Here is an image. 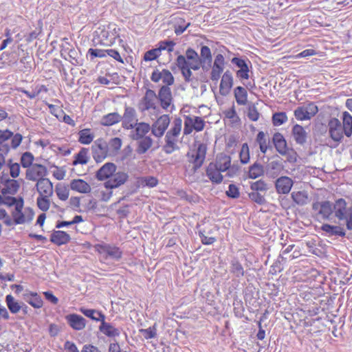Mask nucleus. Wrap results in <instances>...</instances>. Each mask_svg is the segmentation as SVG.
Returning <instances> with one entry per match:
<instances>
[{"instance_id": "24", "label": "nucleus", "mask_w": 352, "mask_h": 352, "mask_svg": "<svg viewBox=\"0 0 352 352\" xmlns=\"http://www.w3.org/2000/svg\"><path fill=\"white\" fill-rule=\"evenodd\" d=\"M100 325L99 330L108 337H116L120 334L119 329L114 327L111 324L105 321V316H100Z\"/></svg>"}, {"instance_id": "32", "label": "nucleus", "mask_w": 352, "mask_h": 352, "mask_svg": "<svg viewBox=\"0 0 352 352\" xmlns=\"http://www.w3.org/2000/svg\"><path fill=\"white\" fill-rule=\"evenodd\" d=\"M157 100V95L155 94V92L152 89H147L144 96L142 98V101L144 103V109H155V103Z\"/></svg>"}, {"instance_id": "23", "label": "nucleus", "mask_w": 352, "mask_h": 352, "mask_svg": "<svg viewBox=\"0 0 352 352\" xmlns=\"http://www.w3.org/2000/svg\"><path fill=\"white\" fill-rule=\"evenodd\" d=\"M292 135L297 144L304 146L307 140L308 133L300 124H295L292 130Z\"/></svg>"}, {"instance_id": "51", "label": "nucleus", "mask_w": 352, "mask_h": 352, "mask_svg": "<svg viewBox=\"0 0 352 352\" xmlns=\"http://www.w3.org/2000/svg\"><path fill=\"white\" fill-rule=\"evenodd\" d=\"M287 119L285 112H276L272 116V123L274 126H280L285 123Z\"/></svg>"}, {"instance_id": "20", "label": "nucleus", "mask_w": 352, "mask_h": 352, "mask_svg": "<svg viewBox=\"0 0 352 352\" xmlns=\"http://www.w3.org/2000/svg\"><path fill=\"white\" fill-rule=\"evenodd\" d=\"M65 319L69 325L74 330H82L86 326V320L76 314H68L65 316Z\"/></svg>"}, {"instance_id": "40", "label": "nucleus", "mask_w": 352, "mask_h": 352, "mask_svg": "<svg viewBox=\"0 0 352 352\" xmlns=\"http://www.w3.org/2000/svg\"><path fill=\"white\" fill-rule=\"evenodd\" d=\"M234 97L239 105H245L248 102V93L243 87L238 86L234 89Z\"/></svg>"}, {"instance_id": "1", "label": "nucleus", "mask_w": 352, "mask_h": 352, "mask_svg": "<svg viewBox=\"0 0 352 352\" xmlns=\"http://www.w3.org/2000/svg\"><path fill=\"white\" fill-rule=\"evenodd\" d=\"M182 120L180 118L174 119L171 128L166 132L164 138L163 151L166 154H171L179 149L177 144L178 138L182 130Z\"/></svg>"}, {"instance_id": "61", "label": "nucleus", "mask_w": 352, "mask_h": 352, "mask_svg": "<svg viewBox=\"0 0 352 352\" xmlns=\"http://www.w3.org/2000/svg\"><path fill=\"white\" fill-rule=\"evenodd\" d=\"M175 45V43L173 41H162L159 43L158 49H160V52L162 50H166L169 53L173 52L174 46Z\"/></svg>"}, {"instance_id": "47", "label": "nucleus", "mask_w": 352, "mask_h": 352, "mask_svg": "<svg viewBox=\"0 0 352 352\" xmlns=\"http://www.w3.org/2000/svg\"><path fill=\"white\" fill-rule=\"evenodd\" d=\"M80 311L82 314H83L85 316L95 321L100 322V316H104V314H103L101 311H98L96 309H86L84 307H81L80 309Z\"/></svg>"}, {"instance_id": "53", "label": "nucleus", "mask_w": 352, "mask_h": 352, "mask_svg": "<svg viewBox=\"0 0 352 352\" xmlns=\"http://www.w3.org/2000/svg\"><path fill=\"white\" fill-rule=\"evenodd\" d=\"M47 195H40L36 200L37 206L43 212L48 210L50 208V200Z\"/></svg>"}, {"instance_id": "21", "label": "nucleus", "mask_w": 352, "mask_h": 352, "mask_svg": "<svg viewBox=\"0 0 352 352\" xmlns=\"http://www.w3.org/2000/svg\"><path fill=\"white\" fill-rule=\"evenodd\" d=\"M176 64L181 70L184 80L187 82H191L193 79L191 69L187 66V60L184 56L179 55L176 59Z\"/></svg>"}, {"instance_id": "58", "label": "nucleus", "mask_w": 352, "mask_h": 352, "mask_svg": "<svg viewBox=\"0 0 352 352\" xmlns=\"http://www.w3.org/2000/svg\"><path fill=\"white\" fill-rule=\"evenodd\" d=\"M339 221H344L346 229L348 230H352V205L349 206L348 212L342 217Z\"/></svg>"}, {"instance_id": "4", "label": "nucleus", "mask_w": 352, "mask_h": 352, "mask_svg": "<svg viewBox=\"0 0 352 352\" xmlns=\"http://www.w3.org/2000/svg\"><path fill=\"white\" fill-rule=\"evenodd\" d=\"M328 128L330 138L337 143L340 142L343 139V134L345 135L344 123L342 124L338 119L332 118L328 122Z\"/></svg>"}, {"instance_id": "13", "label": "nucleus", "mask_w": 352, "mask_h": 352, "mask_svg": "<svg viewBox=\"0 0 352 352\" xmlns=\"http://www.w3.org/2000/svg\"><path fill=\"white\" fill-rule=\"evenodd\" d=\"M47 174V168L39 164H34L29 167L25 173V177L30 181H38V178H43Z\"/></svg>"}, {"instance_id": "11", "label": "nucleus", "mask_w": 352, "mask_h": 352, "mask_svg": "<svg viewBox=\"0 0 352 352\" xmlns=\"http://www.w3.org/2000/svg\"><path fill=\"white\" fill-rule=\"evenodd\" d=\"M151 80L154 82H158L162 80L163 83L165 84L164 86H170L173 85L175 81V78L171 72L166 69H163L162 70L158 69H154L151 76Z\"/></svg>"}, {"instance_id": "42", "label": "nucleus", "mask_w": 352, "mask_h": 352, "mask_svg": "<svg viewBox=\"0 0 352 352\" xmlns=\"http://www.w3.org/2000/svg\"><path fill=\"white\" fill-rule=\"evenodd\" d=\"M230 272L236 278H241L244 276L245 271L243 267L240 263V262L237 259L232 260L230 263Z\"/></svg>"}, {"instance_id": "59", "label": "nucleus", "mask_w": 352, "mask_h": 352, "mask_svg": "<svg viewBox=\"0 0 352 352\" xmlns=\"http://www.w3.org/2000/svg\"><path fill=\"white\" fill-rule=\"evenodd\" d=\"M170 124V118L168 115L161 116L155 122V126L160 127L166 130Z\"/></svg>"}, {"instance_id": "44", "label": "nucleus", "mask_w": 352, "mask_h": 352, "mask_svg": "<svg viewBox=\"0 0 352 352\" xmlns=\"http://www.w3.org/2000/svg\"><path fill=\"white\" fill-rule=\"evenodd\" d=\"M89 150L86 148H82L80 151L75 155V159L72 164H86L89 161L88 157Z\"/></svg>"}, {"instance_id": "49", "label": "nucleus", "mask_w": 352, "mask_h": 352, "mask_svg": "<svg viewBox=\"0 0 352 352\" xmlns=\"http://www.w3.org/2000/svg\"><path fill=\"white\" fill-rule=\"evenodd\" d=\"M270 188L269 185L263 179L250 183V189L256 192H266Z\"/></svg>"}, {"instance_id": "52", "label": "nucleus", "mask_w": 352, "mask_h": 352, "mask_svg": "<svg viewBox=\"0 0 352 352\" xmlns=\"http://www.w3.org/2000/svg\"><path fill=\"white\" fill-rule=\"evenodd\" d=\"M294 116L298 120H307L311 118L307 110L305 109V107H298L294 111Z\"/></svg>"}, {"instance_id": "31", "label": "nucleus", "mask_w": 352, "mask_h": 352, "mask_svg": "<svg viewBox=\"0 0 352 352\" xmlns=\"http://www.w3.org/2000/svg\"><path fill=\"white\" fill-rule=\"evenodd\" d=\"M349 206L346 200L343 198L336 199L333 204L334 216L338 220L348 212Z\"/></svg>"}, {"instance_id": "43", "label": "nucleus", "mask_w": 352, "mask_h": 352, "mask_svg": "<svg viewBox=\"0 0 352 352\" xmlns=\"http://www.w3.org/2000/svg\"><path fill=\"white\" fill-rule=\"evenodd\" d=\"M78 142L83 144H90L94 138V134L91 132L90 129H84L78 132Z\"/></svg>"}, {"instance_id": "41", "label": "nucleus", "mask_w": 352, "mask_h": 352, "mask_svg": "<svg viewBox=\"0 0 352 352\" xmlns=\"http://www.w3.org/2000/svg\"><path fill=\"white\" fill-rule=\"evenodd\" d=\"M122 120V116L118 113H111L104 116L101 120V124L104 126H111Z\"/></svg>"}, {"instance_id": "45", "label": "nucleus", "mask_w": 352, "mask_h": 352, "mask_svg": "<svg viewBox=\"0 0 352 352\" xmlns=\"http://www.w3.org/2000/svg\"><path fill=\"white\" fill-rule=\"evenodd\" d=\"M342 120L345 129V135L348 138L352 135V116L347 111L342 113Z\"/></svg>"}, {"instance_id": "63", "label": "nucleus", "mask_w": 352, "mask_h": 352, "mask_svg": "<svg viewBox=\"0 0 352 352\" xmlns=\"http://www.w3.org/2000/svg\"><path fill=\"white\" fill-rule=\"evenodd\" d=\"M8 166L10 168V174L12 177L16 178L19 175L20 173V166L18 163H12V160H10Z\"/></svg>"}, {"instance_id": "46", "label": "nucleus", "mask_w": 352, "mask_h": 352, "mask_svg": "<svg viewBox=\"0 0 352 352\" xmlns=\"http://www.w3.org/2000/svg\"><path fill=\"white\" fill-rule=\"evenodd\" d=\"M291 195L293 201L298 205L303 206L307 203L308 195L305 191L293 192Z\"/></svg>"}, {"instance_id": "2", "label": "nucleus", "mask_w": 352, "mask_h": 352, "mask_svg": "<svg viewBox=\"0 0 352 352\" xmlns=\"http://www.w3.org/2000/svg\"><path fill=\"white\" fill-rule=\"evenodd\" d=\"M207 146L204 143L199 144L196 150L186 154L188 162L192 164V170L195 173L203 165L206 155Z\"/></svg>"}, {"instance_id": "64", "label": "nucleus", "mask_w": 352, "mask_h": 352, "mask_svg": "<svg viewBox=\"0 0 352 352\" xmlns=\"http://www.w3.org/2000/svg\"><path fill=\"white\" fill-rule=\"evenodd\" d=\"M140 332L143 335L145 339H151L156 336V329L153 326V327H149L148 329H140Z\"/></svg>"}, {"instance_id": "9", "label": "nucleus", "mask_w": 352, "mask_h": 352, "mask_svg": "<svg viewBox=\"0 0 352 352\" xmlns=\"http://www.w3.org/2000/svg\"><path fill=\"white\" fill-rule=\"evenodd\" d=\"M96 248L99 253L105 254L106 258L109 257L116 261H120L122 256V252L116 246L102 243L96 245Z\"/></svg>"}, {"instance_id": "15", "label": "nucleus", "mask_w": 352, "mask_h": 352, "mask_svg": "<svg viewBox=\"0 0 352 352\" xmlns=\"http://www.w3.org/2000/svg\"><path fill=\"white\" fill-rule=\"evenodd\" d=\"M129 175L126 173L119 171L113 173L112 176L104 182L106 188L113 189L124 184L128 179Z\"/></svg>"}, {"instance_id": "16", "label": "nucleus", "mask_w": 352, "mask_h": 352, "mask_svg": "<svg viewBox=\"0 0 352 352\" xmlns=\"http://www.w3.org/2000/svg\"><path fill=\"white\" fill-rule=\"evenodd\" d=\"M283 169L284 166L280 160H272L267 163L265 167V175L269 178L275 179L282 173Z\"/></svg>"}, {"instance_id": "6", "label": "nucleus", "mask_w": 352, "mask_h": 352, "mask_svg": "<svg viewBox=\"0 0 352 352\" xmlns=\"http://www.w3.org/2000/svg\"><path fill=\"white\" fill-rule=\"evenodd\" d=\"M312 210L322 219H329L333 212V204L329 201H316L312 204Z\"/></svg>"}, {"instance_id": "33", "label": "nucleus", "mask_w": 352, "mask_h": 352, "mask_svg": "<svg viewBox=\"0 0 352 352\" xmlns=\"http://www.w3.org/2000/svg\"><path fill=\"white\" fill-rule=\"evenodd\" d=\"M72 190L80 193H89L91 190L90 185L83 179H73L70 182Z\"/></svg>"}, {"instance_id": "7", "label": "nucleus", "mask_w": 352, "mask_h": 352, "mask_svg": "<svg viewBox=\"0 0 352 352\" xmlns=\"http://www.w3.org/2000/svg\"><path fill=\"white\" fill-rule=\"evenodd\" d=\"M93 157L96 162H101L108 154L107 143L102 139H98L91 146Z\"/></svg>"}, {"instance_id": "62", "label": "nucleus", "mask_w": 352, "mask_h": 352, "mask_svg": "<svg viewBox=\"0 0 352 352\" xmlns=\"http://www.w3.org/2000/svg\"><path fill=\"white\" fill-rule=\"evenodd\" d=\"M226 194L230 198L236 199L239 197L240 195L239 189L235 184H230Z\"/></svg>"}, {"instance_id": "26", "label": "nucleus", "mask_w": 352, "mask_h": 352, "mask_svg": "<svg viewBox=\"0 0 352 352\" xmlns=\"http://www.w3.org/2000/svg\"><path fill=\"white\" fill-rule=\"evenodd\" d=\"M116 170V166L111 162L104 164L96 174V177L99 181L104 180L112 176Z\"/></svg>"}, {"instance_id": "22", "label": "nucleus", "mask_w": 352, "mask_h": 352, "mask_svg": "<svg viewBox=\"0 0 352 352\" xmlns=\"http://www.w3.org/2000/svg\"><path fill=\"white\" fill-rule=\"evenodd\" d=\"M272 142L276 151L281 155H286L288 151L287 144L280 133H275L272 137Z\"/></svg>"}, {"instance_id": "8", "label": "nucleus", "mask_w": 352, "mask_h": 352, "mask_svg": "<svg viewBox=\"0 0 352 352\" xmlns=\"http://www.w3.org/2000/svg\"><path fill=\"white\" fill-rule=\"evenodd\" d=\"M213 165L221 172L228 170V174L230 177L233 176L235 171L237 170V168L231 166L230 157L222 153L217 155L215 162H213Z\"/></svg>"}, {"instance_id": "14", "label": "nucleus", "mask_w": 352, "mask_h": 352, "mask_svg": "<svg viewBox=\"0 0 352 352\" xmlns=\"http://www.w3.org/2000/svg\"><path fill=\"white\" fill-rule=\"evenodd\" d=\"M136 111L131 107H125L124 113L122 116V126L126 129H132L138 122Z\"/></svg>"}, {"instance_id": "12", "label": "nucleus", "mask_w": 352, "mask_h": 352, "mask_svg": "<svg viewBox=\"0 0 352 352\" xmlns=\"http://www.w3.org/2000/svg\"><path fill=\"white\" fill-rule=\"evenodd\" d=\"M226 65L225 58L221 54H218L214 57L213 65H211L210 79L217 82L223 72Z\"/></svg>"}, {"instance_id": "28", "label": "nucleus", "mask_w": 352, "mask_h": 352, "mask_svg": "<svg viewBox=\"0 0 352 352\" xmlns=\"http://www.w3.org/2000/svg\"><path fill=\"white\" fill-rule=\"evenodd\" d=\"M221 173V171L219 170L217 168L213 165V162L209 163L206 170V176L212 183L217 184H221L223 181V177Z\"/></svg>"}, {"instance_id": "35", "label": "nucleus", "mask_w": 352, "mask_h": 352, "mask_svg": "<svg viewBox=\"0 0 352 352\" xmlns=\"http://www.w3.org/2000/svg\"><path fill=\"white\" fill-rule=\"evenodd\" d=\"M321 230L329 236H344L346 234L344 228L339 226H332L325 223L321 226Z\"/></svg>"}, {"instance_id": "56", "label": "nucleus", "mask_w": 352, "mask_h": 352, "mask_svg": "<svg viewBox=\"0 0 352 352\" xmlns=\"http://www.w3.org/2000/svg\"><path fill=\"white\" fill-rule=\"evenodd\" d=\"M249 198L254 202L258 205H264L266 203V199L264 195L260 192L253 191L248 194Z\"/></svg>"}, {"instance_id": "50", "label": "nucleus", "mask_w": 352, "mask_h": 352, "mask_svg": "<svg viewBox=\"0 0 352 352\" xmlns=\"http://www.w3.org/2000/svg\"><path fill=\"white\" fill-rule=\"evenodd\" d=\"M55 191L56 192L58 197L60 200L65 201L68 199L69 191L68 188L65 185L58 184L56 186Z\"/></svg>"}, {"instance_id": "3", "label": "nucleus", "mask_w": 352, "mask_h": 352, "mask_svg": "<svg viewBox=\"0 0 352 352\" xmlns=\"http://www.w3.org/2000/svg\"><path fill=\"white\" fill-rule=\"evenodd\" d=\"M97 33V43L107 47L113 45L118 36L116 28H112L110 25L102 29L99 28V32Z\"/></svg>"}, {"instance_id": "39", "label": "nucleus", "mask_w": 352, "mask_h": 352, "mask_svg": "<svg viewBox=\"0 0 352 352\" xmlns=\"http://www.w3.org/2000/svg\"><path fill=\"white\" fill-rule=\"evenodd\" d=\"M25 300L34 308H41L43 306V300L37 293H27L23 295Z\"/></svg>"}, {"instance_id": "55", "label": "nucleus", "mask_w": 352, "mask_h": 352, "mask_svg": "<svg viewBox=\"0 0 352 352\" xmlns=\"http://www.w3.org/2000/svg\"><path fill=\"white\" fill-rule=\"evenodd\" d=\"M34 155L30 152H25L21 157V164L23 168H29L33 165Z\"/></svg>"}, {"instance_id": "36", "label": "nucleus", "mask_w": 352, "mask_h": 352, "mask_svg": "<svg viewBox=\"0 0 352 352\" xmlns=\"http://www.w3.org/2000/svg\"><path fill=\"white\" fill-rule=\"evenodd\" d=\"M19 187L20 185L18 181L10 179L5 182L4 187L1 189V192L3 195H14L17 192Z\"/></svg>"}, {"instance_id": "19", "label": "nucleus", "mask_w": 352, "mask_h": 352, "mask_svg": "<svg viewBox=\"0 0 352 352\" xmlns=\"http://www.w3.org/2000/svg\"><path fill=\"white\" fill-rule=\"evenodd\" d=\"M233 85V76L230 71L227 70L222 76L219 85V93L221 96L229 94Z\"/></svg>"}, {"instance_id": "57", "label": "nucleus", "mask_w": 352, "mask_h": 352, "mask_svg": "<svg viewBox=\"0 0 352 352\" xmlns=\"http://www.w3.org/2000/svg\"><path fill=\"white\" fill-rule=\"evenodd\" d=\"M108 145V150L111 151L113 153H117L121 148L122 146V140L119 138H111Z\"/></svg>"}, {"instance_id": "5", "label": "nucleus", "mask_w": 352, "mask_h": 352, "mask_svg": "<svg viewBox=\"0 0 352 352\" xmlns=\"http://www.w3.org/2000/svg\"><path fill=\"white\" fill-rule=\"evenodd\" d=\"M205 126V122L201 118L195 116H187L184 120V134L189 135L193 130L201 131Z\"/></svg>"}, {"instance_id": "17", "label": "nucleus", "mask_w": 352, "mask_h": 352, "mask_svg": "<svg viewBox=\"0 0 352 352\" xmlns=\"http://www.w3.org/2000/svg\"><path fill=\"white\" fill-rule=\"evenodd\" d=\"M293 180L287 176H282L275 182V188L278 194H288L292 186Z\"/></svg>"}, {"instance_id": "30", "label": "nucleus", "mask_w": 352, "mask_h": 352, "mask_svg": "<svg viewBox=\"0 0 352 352\" xmlns=\"http://www.w3.org/2000/svg\"><path fill=\"white\" fill-rule=\"evenodd\" d=\"M71 241L69 234L61 230H54L50 236V241L58 246L68 243Z\"/></svg>"}, {"instance_id": "18", "label": "nucleus", "mask_w": 352, "mask_h": 352, "mask_svg": "<svg viewBox=\"0 0 352 352\" xmlns=\"http://www.w3.org/2000/svg\"><path fill=\"white\" fill-rule=\"evenodd\" d=\"M157 99L160 101L162 109H167L173 100L172 93L169 86L161 87L158 91Z\"/></svg>"}, {"instance_id": "10", "label": "nucleus", "mask_w": 352, "mask_h": 352, "mask_svg": "<svg viewBox=\"0 0 352 352\" xmlns=\"http://www.w3.org/2000/svg\"><path fill=\"white\" fill-rule=\"evenodd\" d=\"M231 63L239 68V70L236 72L238 78L240 80H247L250 78L248 65L251 64L250 61L248 59L245 60L241 58L234 57L232 58Z\"/></svg>"}, {"instance_id": "29", "label": "nucleus", "mask_w": 352, "mask_h": 352, "mask_svg": "<svg viewBox=\"0 0 352 352\" xmlns=\"http://www.w3.org/2000/svg\"><path fill=\"white\" fill-rule=\"evenodd\" d=\"M134 131L131 135V138L133 140H138L140 138H146V135L151 130V126L146 122H137L134 126Z\"/></svg>"}, {"instance_id": "34", "label": "nucleus", "mask_w": 352, "mask_h": 352, "mask_svg": "<svg viewBox=\"0 0 352 352\" xmlns=\"http://www.w3.org/2000/svg\"><path fill=\"white\" fill-rule=\"evenodd\" d=\"M135 140L137 141L135 152L138 155L146 153L153 145V140L151 137L140 138Z\"/></svg>"}, {"instance_id": "60", "label": "nucleus", "mask_w": 352, "mask_h": 352, "mask_svg": "<svg viewBox=\"0 0 352 352\" xmlns=\"http://www.w3.org/2000/svg\"><path fill=\"white\" fill-rule=\"evenodd\" d=\"M160 49L155 48L153 50H150L147 51L144 56V59L146 61H150L153 60H155L160 56Z\"/></svg>"}, {"instance_id": "25", "label": "nucleus", "mask_w": 352, "mask_h": 352, "mask_svg": "<svg viewBox=\"0 0 352 352\" xmlns=\"http://www.w3.org/2000/svg\"><path fill=\"white\" fill-rule=\"evenodd\" d=\"M199 60L201 63V68L204 72H208L211 67L212 60L210 49L206 45L201 47Z\"/></svg>"}, {"instance_id": "38", "label": "nucleus", "mask_w": 352, "mask_h": 352, "mask_svg": "<svg viewBox=\"0 0 352 352\" xmlns=\"http://www.w3.org/2000/svg\"><path fill=\"white\" fill-rule=\"evenodd\" d=\"M264 173H265V167L258 162H255L249 167L248 177L251 179H256Z\"/></svg>"}, {"instance_id": "27", "label": "nucleus", "mask_w": 352, "mask_h": 352, "mask_svg": "<svg viewBox=\"0 0 352 352\" xmlns=\"http://www.w3.org/2000/svg\"><path fill=\"white\" fill-rule=\"evenodd\" d=\"M36 189L40 195L52 196L53 194V185L47 178H40L36 183Z\"/></svg>"}, {"instance_id": "37", "label": "nucleus", "mask_w": 352, "mask_h": 352, "mask_svg": "<svg viewBox=\"0 0 352 352\" xmlns=\"http://www.w3.org/2000/svg\"><path fill=\"white\" fill-rule=\"evenodd\" d=\"M256 141L259 144V148L263 154L266 153L267 149L272 148L270 145V139L266 138L263 131H259L258 133Z\"/></svg>"}, {"instance_id": "54", "label": "nucleus", "mask_w": 352, "mask_h": 352, "mask_svg": "<svg viewBox=\"0 0 352 352\" xmlns=\"http://www.w3.org/2000/svg\"><path fill=\"white\" fill-rule=\"evenodd\" d=\"M240 161L242 164H246L250 161V151L247 143L242 144L241 151L239 153Z\"/></svg>"}, {"instance_id": "48", "label": "nucleus", "mask_w": 352, "mask_h": 352, "mask_svg": "<svg viewBox=\"0 0 352 352\" xmlns=\"http://www.w3.org/2000/svg\"><path fill=\"white\" fill-rule=\"evenodd\" d=\"M6 302L8 308L12 314L18 313L22 307L19 302L15 301L14 297L11 294H8L6 296Z\"/></svg>"}]
</instances>
